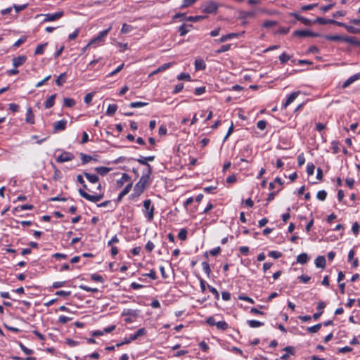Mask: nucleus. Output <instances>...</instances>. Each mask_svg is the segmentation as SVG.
<instances>
[{
    "instance_id": "obj_7",
    "label": "nucleus",
    "mask_w": 360,
    "mask_h": 360,
    "mask_svg": "<svg viewBox=\"0 0 360 360\" xmlns=\"http://www.w3.org/2000/svg\"><path fill=\"white\" fill-rule=\"evenodd\" d=\"M292 34L295 37H316L319 36V34L313 32L309 30H295L293 32Z\"/></svg>"
},
{
    "instance_id": "obj_46",
    "label": "nucleus",
    "mask_w": 360,
    "mask_h": 360,
    "mask_svg": "<svg viewBox=\"0 0 360 360\" xmlns=\"http://www.w3.org/2000/svg\"><path fill=\"white\" fill-rule=\"evenodd\" d=\"M331 148L333 149V153L336 154L339 152V143L336 141H333L331 142Z\"/></svg>"
},
{
    "instance_id": "obj_9",
    "label": "nucleus",
    "mask_w": 360,
    "mask_h": 360,
    "mask_svg": "<svg viewBox=\"0 0 360 360\" xmlns=\"http://www.w3.org/2000/svg\"><path fill=\"white\" fill-rule=\"evenodd\" d=\"M27 60V57L25 56H19L18 57H15L12 59L13 65L15 68H18L22 65H23Z\"/></svg>"
},
{
    "instance_id": "obj_30",
    "label": "nucleus",
    "mask_w": 360,
    "mask_h": 360,
    "mask_svg": "<svg viewBox=\"0 0 360 360\" xmlns=\"http://www.w3.org/2000/svg\"><path fill=\"white\" fill-rule=\"evenodd\" d=\"M322 324L321 323H317L313 326L308 327L307 328V331L311 333H317L320 328H321Z\"/></svg>"
},
{
    "instance_id": "obj_24",
    "label": "nucleus",
    "mask_w": 360,
    "mask_h": 360,
    "mask_svg": "<svg viewBox=\"0 0 360 360\" xmlns=\"http://www.w3.org/2000/svg\"><path fill=\"white\" fill-rule=\"evenodd\" d=\"M117 110V105L116 104H110L108 105L106 110V115L108 116L113 115Z\"/></svg>"
},
{
    "instance_id": "obj_3",
    "label": "nucleus",
    "mask_w": 360,
    "mask_h": 360,
    "mask_svg": "<svg viewBox=\"0 0 360 360\" xmlns=\"http://www.w3.org/2000/svg\"><path fill=\"white\" fill-rule=\"evenodd\" d=\"M143 207L145 210V216L148 221H150L154 217V207L151 205V200L150 199L143 201Z\"/></svg>"
},
{
    "instance_id": "obj_2",
    "label": "nucleus",
    "mask_w": 360,
    "mask_h": 360,
    "mask_svg": "<svg viewBox=\"0 0 360 360\" xmlns=\"http://www.w3.org/2000/svg\"><path fill=\"white\" fill-rule=\"evenodd\" d=\"M112 30V25H110L109 27L106 30H104L99 32V34L92 39L89 44L84 47V49H87L89 46L94 43L101 42L104 40L105 37L108 35V34Z\"/></svg>"
},
{
    "instance_id": "obj_6",
    "label": "nucleus",
    "mask_w": 360,
    "mask_h": 360,
    "mask_svg": "<svg viewBox=\"0 0 360 360\" xmlns=\"http://www.w3.org/2000/svg\"><path fill=\"white\" fill-rule=\"evenodd\" d=\"M75 158V155L68 151L63 152L60 155L56 158V162L59 163L69 162Z\"/></svg>"
},
{
    "instance_id": "obj_10",
    "label": "nucleus",
    "mask_w": 360,
    "mask_h": 360,
    "mask_svg": "<svg viewBox=\"0 0 360 360\" xmlns=\"http://www.w3.org/2000/svg\"><path fill=\"white\" fill-rule=\"evenodd\" d=\"M326 304L323 301L319 302L318 303L317 307H316L317 312L314 314V315H313V318L315 320H317L319 319L321 315L323 314V309L326 307Z\"/></svg>"
},
{
    "instance_id": "obj_19",
    "label": "nucleus",
    "mask_w": 360,
    "mask_h": 360,
    "mask_svg": "<svg viewBox=\"0 0 360 360\" xmlns=\"http://www.w3.org/2000/svg\"><path fill=\"white\" fill-rule=\"evenodd\" d=\"M56 97V94L51 95L44 103V108L46 109L51 108L53 106L55 103V98Z\"/></svg>"
},
{
    "instance_id": "obj_54",
    "label": "nucleus",
    "mask_w": 360,
    "mask_h": 360,
    "mask_svg": "<svg viewBox=\"0 0 360 360\" xmlns=\"http://www.w3.org/2000/svg\"><path fill=\"white\" fill-rule=\"evenodd\" d=\"M124 65V63L121 64L115 70H113L112 72L109 73L107 77H112V76L117 74L118 72H120L122 70Z\"/></svg>"
},
{
    "instance_id": "obj_35",
    "label": "nucleus",
    "mask_w": 360,
    "mask_h": 360,
    "mask_svg": "<svg viewBox=\"0 0 360 360\" xmlns=\"http://www.w3.org/2000/svg\"><path fill=\"white\" fill-rule=\"evenodd\" d=\"M216 326L218 329L221 330H225L229 327L228 323L224 321H218L217 323H216Z\"/></svg>"
},
{
    "instance_id": "obj_49",
    "label": "nucleus",
    "mask_w": 360,
    "mask_h": 360,
    "mask_svg": "<svg viewBox=\"0 0 360 360\" xmlns=\"http://www.w3.org/2000/svg\"><path fill=\"white\" fill-rule=\"evenodd\" d=\"M79 288L86 292H97L98 291L97 288H92L84 285H80Z\"/></svg>"
},
{
    "instance_id": "obj_32",
    "label": "nucleus",
    "mask_w": 360,
    "mask_h": 360,
    "mask_svg": "<svg viewBox=\"0 0 360 360\" xmlns=\"http://www.w3.org/2000/svg\"><path fill=\"white\" fill-rule=\"evenodd\" d=\"M148 103L141 102V101L131 102L129 104V107L131 108H141V107L146 106V105H148Z\"/></svg>"
},
{
    "instance_id": "obj_1",
    "label": "nucleus",
    "mask_w": 360,
    "mask_h": 360,
    "mask_svg": "<svg viewBox=\"0 0 360 360\" xmlns=\"http://www.w3.org/2000/svg\"><path fill=\"white\" fill-rule=\"evenodd\" d=\"M83 188L79 189V194L91 202H98L103 198L101 181H79Z\"/></svg>"
},
{
    "instance_id": "obj_11",
    "label": "nucleus",
    "mask_w": 360,
    "mask_h": 360,
    "mask_svg": "<svg viewBox=\"0 0 360 360\" xmlns=\"http://www.w3.org/2000/svg\"><path fill=\"white\" fill-rule=\"evenodd\" d=\"M360 79V73H356L350 77H349L342 84V88L345 89L348 87L350 84H352L355 81Z\"/></svg>"
},
{
    "instance_id": "obj_29",
    "label": "nucleus",
    "mask_w": 360,
    "mask_h": 360,
    "mask_svg": "<svg viewBox=\"0 0 360 360\" xmlns=\"http://www.w3.org/2000/svg\"><path fill=\"white\" fill-rule=\"evenodd\" d=\"M198 0H183V3L180 6V8H186L193 5Z\"/></svg>"
},
{
    "instance_id": "obj_52",
    "label": "nucleus",
    "mask_w": 360,
    "mask_h": 360,
    "mask_svg": "<svg viewBox=\"0 0 360 360\" xmlns=\"http://www.w3.org/2000/svg\"><path fill=\"white\" fill-rule=\"evenodd\" d=\"M342 41L352 44H359V42L354 40V39L352 37H343Z\"/></svg>"
},
{
    "instance_id": "obj_23",
    "label": "nucleus",
    "mask_w": 360,
    "mask_h": 360,
    "mask_svg": "<svg viewBox=\"0 0 360 360\" xmlns=\"http://www.w3.org/2000/svg\"><path fill=\"white\" fill-rule=\"evenodd\" d=\"M195 68L197 70H203L206 68V64L203 60H195Z\"/></svg>"
},
{
    "instance_id": "obj_58",
    "label": "nucleus",
    "mask_w": 360,
    "mask_h": 360,
    "mask_svg": "<svg viewBox=\"0 0 360 360\" xmlns=\"http://www.w3.org/2000/svg\"><path fill=\"white\" fill-rule=\"evenodd\" d=\"M177 79L179 80H184V79L191 80V76L188 73H181L177 76Z\"/></svg>"
},
{
    "instance_id": "obj_62",
    "label": "nucleus",
    "mask_w": 360,
    "mask_h": 360,
    "mask_svg": "<svg viewBox=\"0 0 360 360\" xmlns=\"http://www.w3.org/2000/svg\"><path fill=\"white\" fill-rule=\"evenodd\" d=\"M172 63H165L158 68V71L163 72L172 66Z\"/></svg>"
},
{
    "instance_id": "obj_28",
    "label": "nucleus",
    "mask_w": 360,
    "mask_h": 360,
    "mask_svg": "<svg viewBox=\"0 0 360 360\" xmlns=\"http://www.w3.org/2000/svg\"><path fill=\"white\" fill-rule=\"evenodd\" d=\"M248 324L251 328H258L264 325L262 322L257 320H249L248 321Z\"/></svg>"
},
{
    "instance_id": "obj_59",
    "label": "nucleus",
    "mask_w": 360,
    "mask_h": 360,
    "mask_svg": "<svg viewBox=\"0 0 360 360\" xmlns=\"http://www.w3.org/2000/svg\"><path fill=\"white\" fill-rule=\"evenodd\" d=\"M305 162L304 153H301L297 157V163L299 166H302Z\"/></svg>"
},
{
    "instance_id": "obj_41",
    "label": "nucleus",
    "mask_w": 360,
    "mask_h": 360,
    "mask_svg": "<svg viewBox=\"0 0 360 360\" xmlns=\"http://www.w3.org/2000/svg\"><path fill=\"white\" fill-rule=\"evenodd\" d=\"M326 197L327 193L324 190L319 191L316 194V198L321 201L326 200Z\"/></svg>"
},
{
    "instance_id": "obj_44",
    "label": "nucleus",
    "mask_w": 360,
    "mask_h": 360,
    "mask_svg": "<svg viewBox=\"0 0 360 360\" xmlns=\"http://www.w3.org/2000/svg\"><path fill=\"white\" fill-rule=\"evenodd\" d=\"M19 346L23 352L27 355L33 354V350L26 347L22 342H19Z\"/></svg>"
},
{
    "instance_id": "obj_16",
    "label": "nucleus",
    "mask_w": 360,
    "mask_h": 360,
    "mask_svg": "<svg viewBox=\"0 0 360 360\" xmlns=\"http://www.w3.org/2000/svg\"><path fill=\"white\" fill-rule=\"evenodd\" d=\"M299 94V91H294L291 93L287 98L285 103L283 104L284 108H286L290 104H291L298 96Z\"/></svg>"
},
{
    "instance_id": "obj_12",
    "label": "nucleus",
    "mask_w": 360,
    "mask_h": 360,
    "mask_svg": "<svg viewBox=\"0 0 360 360\" xmlns=\"http://www.w3.org/2000/svg\"><path fill=\"white\" fill-rule=\"evenodd\" d=\"M355 252L354 250H349L348 253V262H352V266L353 268H356L359 266V259L358 258L354 259Z\"/></svg>"
},
{
    "instance_id": "obj_61",
    "label": "nucleus",
    "mask_w": 360,
    "mask_h": 360,
    "mask_svg": "<svg viewBox=\"0 0 360 360\" xmlns=\"http://www.w3.org/2000/svg\"><path fill=\"white\" fill-rule=\"evenodd\" d=\"M72 320V318H70V317H68V316H60L59 318H58V321L60 323H67L68 321H71Z\"/></svg>"
},
{
    "instance_id": "obj_56",
    "label": "nucleus",
    "mask_w": 360,
    "mask_h": 360,
    "mask_svg": "<svg viewBox=\"0 0 360 360\" xmlns=\"http://www.w3.org/2000/svg\"><path fill=\"white\" fill-rule=\"evenodd\" d=\"M93 96H94L93 93L87 94L84 98V103L86 104H89L92 101Z\"/></svg>"
},
{
    "instance_id": "obj_45",
    "label": "nucleus",
    "mask_w": 360,
    "mask_h": 360,
    "mask_svg": "<svg viewBox=\"0 0 360 360\" xmlns=\"http://www.w3.org/2000/svg\"><path fill=\"white\" fill-rule=\"evenodd\" d=\"M178 238L181 240H185L187 238V231L185 229H182L178 233Z\"/></svg>"
},
{
    "instance_id": "obj_18",
    "label": "nucleus",
    "mask_w": 360,
    "mask_h": 360,
    "mask_svg": "<svg viewBox=\"0 0 360 360\" xmlns=\"http://www.w3.org/2000/svg\"><path fill=\"white\" fill-rule=\"evenodd\" d=\"M315 265L318 268L323 269L326 266V258L324 256H319L315 259Z\"/></svg>"
},
{
    "instance_id": "obj_15",
    "label": "nucleus",
    "mask_w": 360,
    "mask_h": 360,
    "mask_svg": "<svg viewBox=\"0 0 360 360\" xmlns=\"http://www.w3.org/2000/svg\"><path fill=\"white\" fill-rule=\"evenodd\" d=\"M147 182L148 181H138L136 184L134 191L137 195H139L143 193Z\"/></svg>"
},
{
    "instance_id": "obj_47",
    "label": "nucleus",
    "mask_w": 360,
    "mask_h": 360,
    "mask_svg": "<svg viewBox=\"0 0 360 360\" xmlns=\"http://www.w3.org/2000/svg\"><path fill=\"white\" fill-rule=\"evenodd\" d=\"M207 288H208L209 290L214 295V298L216 300H219V292L217 291V290L215 288H214L210 285H207Z\"/></svg>"
},
{
    "instance_id": "obj_63",
    "label": "nucleus",
    "mask_w": 360,
    "mask_h": 360,
    "mask_svg": "<svg viewBox=\"0 0 360 360\" xmlns=\"http://www.w3.org/2000/svg\"><path fill=\"white\" fill-rule=\"evenodd\" d=\"M146 333V330L144 328L139 329L136 333L134 335H136V338L137 339L139 337L143 336Z\"/></svg>"
},
{
    "instance_id": "obj_20",
    "label": "nucleus",
    "mask_w": 360,
    "mask_h": 360,
    "mask_svg": "<svg viewBox=\"0 0 360 360\" xmlns=\"http://www.w3.org/2000/svg\"><path fill=\"white\" fill-rule=\"evenodd\" d=\"M309 260V257L307 253H302L297 257V262L301 264H304Z\"/></svg>"
},
{
    "instance_id": "obj_33",
    "label": "nucleus",
    "mask_w": 360,
    "mask_h": 360,
    "mask_svg": "<svg viewBox=\"0 0 360 360\" xmlns=\"http://www.w3.org/2000/svg\"><path fill=\"white\" fill-rule=\"evenodd\" d=\"M291 58V56L287 54L286 53L283 52L281 53L279 56V60L281 63L284 64L286 63Z\"/></svg>"
},
{
    "instance_id": "obj_43",
    "label": "nucleus",
    "mask_w": 360,
    "mask_h": 360,
    "mask_svg": "<svg viewBox=\"0 0 360 360\" xmlns=\"http://www.w3.org/2000/svg\"><path fill=\"white\" fill-rule=\"evenodd\" d=\"M202 266L204 272L207 275V276H209L211 273V269L207 262H203L202 263Z\"/></svg>"
},
{
    "instance_id": "obj_53",
    "label": "nucleus",
    "mask_w": 360,
    "mask_h": 360,
    "mask_svg": "<svg viewBox=\"0 0 360 360\" xmlns=\"http://www.w3.org/2000/svg\"><path fill=\"white\" fill-rule=\"evenodd\" d=\"M266 125L267 122L265 120H259L257 123V127L260 130H264L266 127Z\"/></svg>"
},
{
    "instance_id": "obj_50",
    "label": "nucleus",
    "mask_w": 360,
    "mask_h": 360,
    "mask_svg": "<svg viewBox=\"0 0 360 360\" xmlns=\"http://www.w3.org/2000/svg\"><path fill=\"white\" fill-rule=\"evenodd\" d=\"M268 255L274 259H278L281 257L282 253L278 251H270Z\"/></svg>"
},
{
    "instance_id": "obj_60",
    "label": "nucleus",
    "mask_w": 360,
    "mask_h": 360,
    "mask_svg": "<svg viewBox=\"0 0 360 360\" xmlns=\"http://www.w3.org/2000/svg\"><path fill=\"white\" fill-rule=\"evenodd\" d=\"M129 192H127L126 190L123 189L120 193V194L118 195L117 196V200H116V202L117 203H119L120 202H121V200H122V198L124 196H125L127 194H128Z\"/></svg>"
},
{
    "instance_id": "obj_22",
    "label": "nucleus",
    "mask_w": 360,
    "mask_h": 360,
    "mask_svg": "<svg viewBox=\"0 0 360 360\" xmlns=\"http://www.w3.org/2000/svg\"><path fill=\"white\" fill-rule=\"evenodd\" d=\"M333 22H335V20L326 19L321 17H318L314 21V22H317L320 25L332 24Z\"/></svg>"
},
{
    "instance_id": "obj_14",
    "label": "nucleus",
    "mask_w": 360,
    "mask_h": 360,
    "mask_svg": "<svg viewBox=\"0 0 360 360\" xmlns=\"http://www.w3.org/2000/svg\"><path fill=\"white\" fill-rule=\"evenodd\" d=\"M240 34L237 33H230L225 35H223L221 38L218 39H215V41L217 43H222L226 41L230 40L234 37H238Z\"/></svg>"
},
{
    "instance_id": "obj_31",
    "label": "nucleus",
    "mask_w": 360,
    "mask_h": 360,
    "mask_svg": "<svg viewBox=\"0 0 360 360\" xmlns=\"http://www.w3.org/2000/svg\"><path fill=\"white\" fill-rule=\"evenodd\" d=\"M324 38L329 41H342L343 36L340 35H325Z\"/></svg>"
},
{
    "instance_id": "obj_64",
    "label": "nucleus",
    "mask_w": 360,
    "mask_h": 360,
    "mask_svg": "<svg viewBox=\"0 0 360 360\" xmlns=\"http://www.w3.org/2000/svg\"><path fill=\"white\" fill-rule=\"evenodd\" d=\"M352 231L354 235H357L359 233V225L358 222L356 221L352 224Z\"/></svg>"
},
{
    "instance_id": "obj_21",
    "label": "nucleus",
    "mask_w": 360,
    "mask_h": 360,
    "mask_svg": "<svg viewBox=\"0 0 360 360\" xmlns=\"http://www.w3.org/2000/svg\"><path fill=\"white\" fill-rule=\"evenodd\" d=\"M66 77H67V74L66 72H63L62 74H60L58 78L56 79V84L59 86H61L63 85V84L66 81Z\"/></svg>"
},
{
    "instance_id": "obj_48",
    "label": "nucleus",
    "mask_w": 360,
    "mask_h": 360,
    "mask_svg": "<svg viewBox=\"0 0 360 360\" xmlns=\"http://www.w3.org/2000/svg\"><path fill=\"white\" fill-rule=\"evenodd\" d=\"M91 278L94 281H96V282L103 283L104 281V279L103 278V277L101 275L97 274H91Z\"/></svg>"
},
{
    "instance_id": "obj_27",
    "label": "nucleus",
    "mask_w": 360,
    "mask_h": 360,
    "mask_svg": "<svg viewBox=\"0 0 360 360\" xmlns=\"http://www.w3.org/2000/svg\"><path fill=\"white\" fill-rule=\"evenodd\" d=\"M63 103L64 105L68 108H72L76 104L75 101L71 98H65Z\"/></svg>"
},
{
    "instance_id": "obj_5",
    "label": "nucleus",
    "mask_w": 360,
    "mask_h": 360,
    "mask_svg": "<svg viewBox=\"0 0 360 360\" xmlns=\"http://www.w3.org/2000/svg\"><path fill=\"white\" fill-rule=\"evenodd\" d=\"M64 15L63 11H60L56 12L55 13H47V14H41V15H44L45 18L43 20V22H51L55 21L60 18H62Z\"/></svg>"
},
{
    "instance_id": "obj_57",
    "label": "nucleus",
    "mask_w": 360,
    "mask_h": 360,
    "mask_svg": "<svg viewBox=\"0 0 360 360\" xmlns=\"http://www.w3.org/2000/svg\"><path fill=\"white\" fill-rule=\"evenodd\" d=\"M315 167L312 163H309L307 167V172L309 175H312L314 172Z\"/></svg>"
},
{
    "instance_id": "obj_37",
    "label": "nucleus",
    "mask_w": 360,
    "mask_h": 360,
    "mask_svg": "<svg viewBox=\"0 0 360 360\" xmlns=\"http://www.w3.org/2000/svg\"><path fill=\"white\" fill-rule=\"evenodd\" d=\"M284 181H270L269 183V189L272 190L275 188L276 185L279 186L277 191H280L282 188L283 184Z\"/></svg>"
},
{
    "instance_id": "obj_34",
    "label": "nucleus",
    "mask_w": 360,
    "mask_h": 360,
    "mask_svg": "<svg viewBox=\"0 0 360 360\" xmlns=\"http://www.w3.org/2000/svg\"><path fill=\"white\" fill-rule=\"evenodd\" d=\"M133 30V27L130 25H128L127 23H124L122 25V29H121V33L122 34H127Z\"/></svg>"
},
{
    "instance_id": "obj_42",
    "label": "nucleus",
    "mask_w": 360,
    "mask_h": 360,
    "mask_svg": "<svg viewBox=\"0 0 360 360\" xmlns=\"http://www.w3.org/2000/svg\"><path fill=\"white\" fill-rule=\"evenodd\" d=\"M96 170L99 174L104 176L110 171V169L105 167H100L96 168Z\"/></svg>"
},
{
    "instance_id": "obj_36",
    "label": "nucleus",
    "mask_w": 360,
    "mask_h": 360,
    "mask_svg": "<svg viewBox=\"0 0 360 360\" xmlns=\"http://www.w3.org/2000/svg\"><path fill=\"white\" fill-rule=\"evenodd\" d=\"M256 15L255 11H243L241 12V18H253Z\"/></svg>"
},
{
    "instance_id": "obj_51",
    "label": "nucleus",
    "mask_w": 360,
    "mask_h": 360,
    "mask_svg": "<svg viewBox=\"0 0 360 360\" xmlns=\"http://www.w3.org/2000/svg\"><path fill=\"white\" fill-rule=\"evenodd\" d=\"M122 316H136V311L134 309H127L126 311H124L122 312Z\"/></svg>"
},
{
    "instance_id": "obj_55",
    "label": "nucleus",
    "mask_w": 360,
    "mask_h": 360,
    "mask_svg": "<svg viewBox=\"0 0 360 360\" xmlns=\"http://www.w3.org/2000/svg\"><path fill=\"white\" fill-rule=\"evenodd\" d=\"M82 161L83 164H86L92 160L91 156L81 153Z\"/></svg>"
},
{
    "instance_id": "obj_38",
    "label": "nucleus",
    "mask_w": 360,
    "mask_h": 360,
    "mask_svg": "<svg viewBox=\"0 0 360 360\" xmlns=\"http://www.w3.org/2000/svg\"><path fill=\"white\" fill-rule=\"evenodd\" d=\"M137 161L143 165H145L146 167V169H147V173L148 174H150L151 172V167H150V165L149 164L147 163L146 160H145V158H142L141 159H138Z\"/></svg>"
},
{
    "instance_id": "obj_25",
    "label": "nucleus",
    "mask_w": 360,
    "mask_h": 360,
    "mask_svg": "<svg viewBox=\"0 0 360 360\" xmlns=\"http://www.w3.org/2000/svg\"><path fill=\"white\" fill-rule=\"evenodd\" d=\"M205 18H206V16H203V15L188 16L185 18V20L189 21V22H198Z\"/></svg>"
},
{
    "instance_id": "obj_4",
    "label": "nucleus",
    "mask_w": 360,
    "mask_h": 360,
    "mask_svg": "<svg viewBox=\"0 0 360 360\" xmlns=\"http://www.w3.org/2000/svg\"><path fill=\"white\" fill-rule=\"evenodd\" d=\"M219 8V5L213 1H209L202 5V11L206 13H216Z\"/></svg>"
},
{
    "instance_id": "obj_26",
    "label": "nucleus",
    "mask_w": 360,
    "mask_h": 360,
    "mask_svg": "<svg viewBox=\"0 0 360 360\" xmlns=\"http://www.w3.org/2000/svg\"><path fill=\"white\" fill-rule=\"evenodd\" d=\"M47 46V43H44V44H39L36 49H35V51H34V54L35 55H41V54H43L44 53V49L45 47Z\"/></svg>"
},
{
    "instance_id": "obj_13",
    "label": "nucleus",
    "mask_w": 360,
    "mask_h": 360,
    "mask_svg": "<svg viewBox=\"0 0 360 360\" xmlns=\"http://www.w3.org/2000/svg\"><path fill=\"white\" fill-rule=\"evenodd\" d=\"M193 27L192 25H186L182 24L181 26L178 27V31L179 32V35L183 37L189 32L191 29Z\"/></svg>"
},
{
    "instance_id": "obj_40",
    "label": "nucleus",
    "mask_w": 360,
    "mask_h": 360,
    "mask_svg": "<svg viewBox=\"0 0 360 360\" xmlns=\"http://www.w3.org/2000/svg\"><path fill=\"white\" fill-rule=\"evenodd\" d=\"M231 48V44H225L221 46L219 49L215 51L217 54L228 51Z\"/></svg>"
},
{
    "instance_id": "obj_17",
    "label": "nucleus",
    "mask_w": 360,
    "mask_h": 360,
    "mask_svg": "<svg viewBox=\"0 0 360 360\" xmlns=\"http://www.w3.org/2000/svg\"><path fill=\"white\" fill-rule=\"evenodd\" d=\"M25 121L29 124L34 123V115L31 108L27 109Z\"/></svg>"
},
{
    "instance_id": "obj_8",
    "label": "nucleus",
    "mask_w": 360,
    "mask_h": 360,
    "mask_svg": "<svg viewBox=\"0 0 360 360\" xmlns=\"http://www.w3.org/2000/svg\"><path fill=\"white\" fill-rule=\"evenodd\" d=\"M67 126V120H61L59 121L56 122L53 124V130L55 131H59L65 130Z\"/></svg>"
},
{
    "instance_id": "obj_39",
    "label": "nucleus",
    "mask_w": 360,
    "mask_h": 360,
    "mask_svg": "<svg viewBox=\"0 0 360 360\" xmlns=\"http://www.w3.org/2000/svg\"><path fill=\"white\" fill-rule=\"evenodd\" d=\"M345 29L347 31L352 34H357L360 32V30L351 25H346Z\"/></svg>"
}]
</instances>
